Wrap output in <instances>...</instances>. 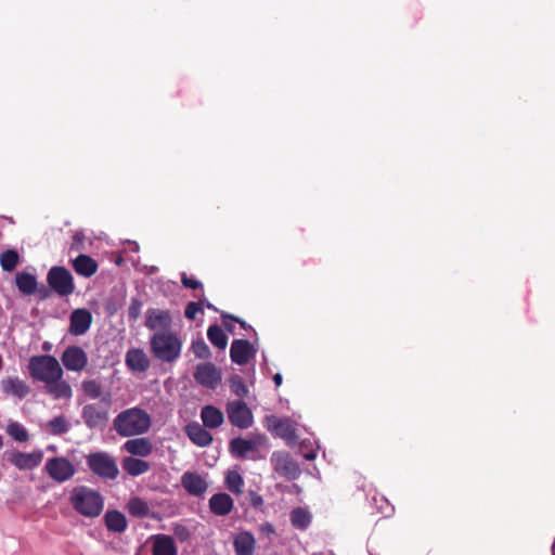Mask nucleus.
Returning a JSON list of instances; mask_svg holds the SVG:
<instances>
[{
    "mask_svg": "<svg viewBox=\"0 0 555 555\" xmlns=\"http://www.w3.org/2000/svg\"><path fill=\"white\" fill-rule=\"evenodd\" d=\"M145 325L150 330L155 331V334L151 339V347L154 356L162 361H172L173 334L170 331V313L160 309H149L146 312Z\"/></svg>",
    "mask_w": 555,
    "mask_h": 555,
    "instance_id": "obj_1",
    "label": "nucleus"
},
{
    "mask_svg": "<svg viewBox=\"0 0 555 555\" xmlns=\"http://www.w3.org/2000/svg\"><path fill=\"white\" fill-rule=\"evenodd\" d=\"M69 503L78 514L89 518L100 516L104 508L101 493L87 486L75 487L70 492Z\"/></svg>",
    "mask_w": 555,
    "mask_h": 555,
    "instance_id": "obj_2",
    "label": "nucleus"
},
{
    "mask_svg": "<svg viewBox=\"0 0 555 555\" xmlns=\"http://www.w3.org/2000/svg\"><path fill=\"white\" fill-rule=\"evenodd\" d=\"M114 429L119 436L131 437L146 433L151 427L150 415L138 408L120 412L113 422Z\"/></svg>",
    "mask_w": 555,
    "mask_h": 555,
    "instance_id": "obj_3",
    "label": "nucleus"
},
{
    "mask_svg": "<svg viewBox=\"0 0 555 555\" xmlns=\"http://www.w3.org/2000/svg\"><path fill=\"white\" fill-rule=\"evenodd\" d=\"M29 375L34 380L43 383V385L59 375H64L60 362L52 356H34L28 363Z\"/></svg>",
    "mask_w": 555,
    "mask_h": 555,
    "instance_id": "obj_4",
    "label": "nucleus"
},
{
    "mask_svg": "<svg viewBox=\"0 0 555 555\" xmlns=\"http://www.w3.org/2000/svg\"><path fill=\"white\" fill-rule=\"evenodd\" d=\"M87 464L94 475L103 479H115L119 473L114 457L104 452L88 455Z\"/></svg>",
    "mask_w": 555,
    "mask_h": 555,
    "instance_id": "obj_5",
    "label": "nucleus"
},
{
    "mask_svg": "<svg viewBox=\"0 0 555 555\" xmlns=\"http://www.w3.org/2000/svg\"><path fill=\"white\" fill-rule=\"evenodd\" d=\"M44 472L55 482L63 483L70 480L76 474V466L65 456L48 459Z\"/></svg>",
    "mask_w": 555,
    "mask_h": 555,
    "instance_id": "obj_6",
    "label": "nucleus"
},
{
    "mask_svg": "<svg viewBox=\"0 0 555 555\" xmlns=\"http://www.w3.org/2000/svg\"><path fill=\"white\" fill-rule=\"evenodd\" d=\"M47 282L49 286L60 296H69L75 291L74 279L70 272L63 267L50 269Z\"/></svg>",
    "mask_w": 555,
    "mask_h": 555,
    "instance_id": "obj_7",
    "label": "nucleus"
},
{
    "mask_svg": "<svg viewBox=\"0 0 555 555\" xmlns=\"http://www.w3.org/2000/svg\"><path fill=\"white\" fill-rule=\"evenodd\" d=\"M270 461L274 472L287 480H295L301 474L299 464L285 451L273 452Z\"/></svg>",
    "mask_w": 555,
    "mask_h": 555,
    "instance_id": "obj_8",
    "label": "nucleus"
},
{
    "mask_svg": "<svg viewBox=\"0 0 555 555\" xmlns=\"http://www.w3.org/2000/svg\"><path fill=\"white\" fill-rule=\"evenodd\" d=\"M227 413L230 423L241 429H246L253 424V413L247 404L241 400L227 404Z\"/></svg>",
    "mask_w": 555,
    "mask_h": 555,
    "instance_id": "obj_9",
    "label": "nucleus"
},
{
    "mask_svg": "<svg viewBox=\"0 0 555 555\" xmlns=\"http://www.w3.org/2000/svg\"><path fill=\"white\" fill-rule=\"evenodd\" d=\"M61 361L67 371L81 372L88 365V356L81 347L69 346L62 353Z\"/></svg>",
    "mask_w": 555,
    "mask_h": 555,
    "instance_id": "obj_10",
    "label": "nucleus"
},
{
    "mask_svg": "<svg viewBox=\"0 0 555 555\" xmlns=\"http://www.w3.org/2000/svg\"><path fill=\"white\" fill-rule=\"evenodd\" d=\"M267 423L268 429L275 436L288 442H294L297 439L296 427L292 420L271 415L267 417Z\"/></svg>",
    "mask_w": 555,
    "mask_h": 555,
    "instance_id": "obj_11",
    "label": "nucleus"
},
{
    "mask_svg": "<svg viewBox=\"0 0 555 555\" xmlns=\"http://www.w3.org/2000/svg\"><path fill=\"white\" fill-rule=\"evenodd\" d=\"M92 323V314L88 309L78 308L72 311L68 332L75 336L86 334Z\"/></svg>",
    "mask_w": 555,
    "mask_h": 555,
    "instance_id": "obj_12",
    "label": "nucleus"
},
{
    "mask_svg": "<svg viewBox=\"0 0 555 555\" xmlns=\"http://www.w3.org/2000/svg\"><path fill=\"white\" fill-rule=\"evenodd\" d=\"M256 348L246 339H234L230 349L232 362L238 365H245L256 356Z\"/></svg>",
    "mask_w": 555,
    "mask_h": 555,
    "instance_id": "obj_13",
    "label": "nucleus"
},
{
    "mask_svg": "<svg viewBox=\"0 0 555 555\" xmlns=\"http://www.w3.org/2000/svg\"><path fill=\"white\" fill-rule=\"evenodd\" d=\"M0 389L5 396L24 399L30 393L28 384L18 376H7L0 380Z\"/></svg>",
    "mask_w": 555,
    "mask_h": 555,
    "instance_id": "obj_14",
    "label": "nucleus"
},
{
    "mask_svg": "<svg viewBox=\"0 0 555 555\" xmlns=\"http://www.w3.org/2000/svg\"><path fill=\"white\" fill-rule=\"evenodd\" d=\"M194 378L198 384L215 389L221 380V373L215 364L206 362L197 365Z\"/></svg>",
    "mask_w": 555,
    "mask_h": 555,
    "instance_id": "obj_15",
    "label": "nucleus"
},
{
    "mask_svg": "<svg viewBox=\"0 0 555 555\" xmlns=\"http://www.w3.org/2000/svg\"><path fill=\"white\" fill-rule=\"evenodd\" d=\"M42 459L43 453L40 450L30 453L14 451L8 457L9 462L12 465L22 470L33 469L37 467L42 462Z\"/></svg>",
    "mask_w": 555,
    "mask_h": 555,
    "instance_id": "obj_16",
    "label": "nucleus"
},
{
    "mask_svg": "<svg viewBox=\"0 0 555 555\" xmlns=\"http://www.w3.org/2000/svg\"><path fill=\"white\" fill-rule=\"evenodd\" d=\"M46 393L54 400H69L73 397L72 386L63 378V375L53 378L43 385Z\"/></svg>",
    "mask_w": 555,
    "mask_h": 555,
    "instance_id": "obj_17",
    "label": "nucleus"
},
{
    "mask_svg": "<svg viewBox=\"0 0 555 555\" xmlns=\"http://www.w3.org/2000/svg\"><path fill=\"white\" fill-rule=\"evenodd\" d=\"M81 416L89 428L103 427L108 420L107 411L96 404L85 405Z\"/></svg>",
    "mask_w": 555,
    "mask_h": 555,
    "instance_id": "obj_18",
    "label": "nucleus"
},
{
    "mask_svg": "<svg viewBox=\"0 0 555 555\" xmlns=\"http://www.w3.org/2000/svg\"><path fill=\"white\" fill-rule=\"evenodd\" d=\"M181 485L185 491L194 496H202L208 489L206 480L197 473L186 472L181 477Z\"/></svg>",
    "mask_w": 555,
    "mask_h": 555,
    "instance_id": "obj_19",
    "label": "nucleus"
},
{
    "mask_svg": "<svg viewBox=\"0 0 555 555\" xmlns=\"http://www.w3.org/2000/svg\"><path fill=\"white\" fill-rule=\"evenodd\" d=\"M125 363L130 371L135 373H144L150 367L147 354L139 348H131L126 352Z\"/></svg>",
    "mask_w": 555,
    "mask_h": 555,
    "instance_id": "obj_20",
    "label": "nucleus"
},
{
    "mask_svg": "<svg viewBox=\"0 0 555 555\" xmlns=\"http://www.w3.org/2000/svg\"><path fill=\"white\" fill-rule=\"evenodd\" d=\"M232 498L224 492L214 494L209 500V508L217 516H225L233 509Z\"/></svg>",
    "mask_w": 555,
    "mask_h": 555,
    "instance_id": "obj_21",
    "label": "nucleus"
},
{
    "mask_svg": "<svg viewBox=\"0 0 555 555\" xmlns=\"http://www.w3.org/2000/svg\"><path fill=\"white\" fill-rule=\"evenodd\" d=\"M185 433L190 440L198 447H207L212 442V436L206 430V427L198 423H191L185 427Z\"/></svg>",
    "mask_w": 555,
    "mask_h": 555,
    "instance_id": "obj_22",
    "label": "nucleus"
},
{
    "mask_svg": "<svg viewBox=\"0 0 555 555\" xmlns=\"http://www.w3.org/2000/svg\"><path fill=\"white\" fill-rule=\"evenodd\" d=\"M201 418L203 421V425L210 429L220 427L224 422L223 412L214 405L203 406L201 411Z\"/></svg>",
    "mask_w": 555,
    "mask_h": 555,
    "instance_id": "obj_23",
    "label": "nucleus"
},
{
    "mask_svg": "<svg viewBox=\"0 0 555 555\" xmlns=\"http://www.w3.org/2000/svg\"><path fill=\"white\" fill-rule=\"evenodd\" d=\"M256 540L248 531H243L235 535L233 546L236 555H253Z\"/></svg>",
    "mask_w": 555,
    "mask_h": 555,
    "instance_id": "obj_24",
    "label": "nucleus"
},
{
    "mask_svg": "<svg viewBox=\"0 0 555 555\" xmlns=\"http://www.w3.org/2000/svg\"><path fill=\"white\" fill-rule=\"evenodd\" d=\"M124 450L135 456H147L152 452V443L146 438H135L127 440Z\"/></svg>",
    "mask_w": 555,
    "mask_h": 555,
    "instance_id": "obj_25",
    "label": "nucleus"
},
{
    "mask_svg": "<svg viewBox=\"0 0 555 555\" xmlns=\"http://www.w3.org/2000/svg\"><path fill=\"white\" fill-rule=\"evenodd\" d=\"M75 271L85 278H90L98 271V263L87 255H79L74 261Z\"/></svg>",
    "mask_w": 555,
    "mask_h": 555,
    "instance_id": "obj_26",
    "label": "nucleus"
},
{
    "mask_svg": "<svg viewBox=\"0 0 555 555\" xmlns=\"http://www.w3.org/2000/svg\"><path fill=\"white\" fill-rule=\"evenodd\" d=\"M121 466L130 476H139L150 470L149 462L133 456L125 457L121 462Z\"/></svg>",
    "mask_w": 555,
    "mask_h": 555,
    "instance_id": "obj_27",
    "label": "nucleus"
},
{
    "mask_svg": "<svg viewBox=\"0 0 555 555\" xmlns=\"http://www.w3.org/2000/svg\"><path fill=\"white\" fill-rule=\"evenodd\" d=\"M153 555H173V539L169 535H154L151 538Z\"/></svg>",
    "mask_w": 555,
    "mask_h": 555,
    "instance_id": "obj_28",
    "label": "nucleus"
},
{
    "mask_svg": "<svg viewBox=\"0 0 555 555\" xmlns=\"http://www.w3.org/2000/svg\"><path fill=\"white\" fill-rule=\"evenodd\" d=\"M127 511L133 517H150L153 516V512L147 502L139 496L131 498L127 503Z\"/></svg>",
    "mask_w": 555,
    "mask_h": 555,
    "instance_id": "obj_29",
    "label": "nucleus"
},
{
    "mask_svg": "<svg viewBox=\"0 0 555 555\" xmlns=\"http://www.w3.org/2000/svg\"><path fill=\"white\" fill-rule=\"evenodd\" d=\"M105 525L109 531L124 532L127 528L125 515L118 511H108L104 516Z\"/></svg>",
    "mask_w": 555,
    "mask_h": 555,
    "instance_id": "obj_30",
    "label": "nucleus"
},
{
    "mask_svg": "<svg viewBox=\"0 0 555 555\" xmlns=\"http://www.w3.org/2000/svg\"><path fill=\"white\" fill-rule=\"evenodd\" d=\"M310 522L311 515L307 509L296 507L291 512V524L294 528L305 530L309 527Z\"/></svg>",
    "mask_w": 555,
    "mask_h": 555,
    "instance_id": "obj_31",
    "label": "nucleus"
},
{
    "mask_svg": "<svg viewBox=\"0 0 555 555\" xmlns=\"http://www.w3.org/2000/svg\"><path fill=\"white\" fill-rule=\"evenodd\" d=\"M16 285L23 294L31 295L36 291L37 280L30 273L21 272L16 274Z\"/></svg>",
    "mask_w": 555,
    "mask_h": 555,
    "instance_id": "obj_32",
    "label": "nucleus"
},
{
    "mask_svg": "<svg viewBox=\"0 0 555 555\" xmlns=\"http://www.w3.org/2000/svg\"><path fill=\"white\" fill-rule=\"evenodd\" d=\"M207 337L210 340V343L219 349H224L228 345V336L224 334L222 328L217 324L210 325L208 327Z\"/></svg>",
    "mask_w": 555,
    "mask_h": 555,
    "instance_id": "obj_33",
    "label": "nucleus"
},
{
    "mask_svg": "<svg viewBox=\"0 0 555 555\" xmlns=\"http://www.w3.org/2000/svg\"><path fill=\"white\" fill-rule=\"evenodd\" d=\"M253 449L254 444L250 440L237 437L230 441V451L237 457H244Z\"/></svg>",
    "mask_w": 555,
    "mask_h": 555,
    "instance_id": "obj_34",
    "label": "nucleus"
},
{
    "mask_svg": "<svg viewBox=\"0 0 555 555\" xmlns=\"http://www.w3.org/2000/svg\"><path fill=\"white\" fill-rule=\"evenodd\" d=\"M225 486L227 488L235 494H240L243 491L244 480L241 474L236 470L228 472L225 476Z\"/></svg>",
    "mask_w": 555,
    "mask_h": 555,
    "instance_id": "obj_35",
    "label": "nucleus"
},
{
    "mask_svg": "<svg viewBox=\"0 0 555 555\" xmlns=\"http://www.w3.org/2000/svg\"><path fill=\"white\" fill-rule=\"evenodd\" d=\"M195 298L198 299V301H190L184 310V315L186 319L193 321L196 319L197 313H203V305L205 301V295L204 294H195Z\"/></svg>",
    "mask_w": 555,
    "mask_h": 555,
    "instance_id": "obj_36",
    "label": "nucleus"
},
{
    "mask_svg": "<svg viewBox=\"0 0 555 555\" xmlns=\"http://www.w3.org/2000/svg\"><path fill=\"white\" fill-rule=\"evenodd\" d=\"M81 390L90 399H99L102 395V386L95 379H86L81 383Z\"/></svg>",
    "mask_w": 555,
    "mask_h": 555,
    "instance_id": "obj_37",
    "label": "nucleus"
},
{
    "mask_svg": "<svg viewBox=\"0 0 555 555\" xmlns=\"http://www.w3.org/2000/svg\"><path fill=\"white\" fill-rule=\"evenodd\" d=\"M47 427L52 435H62L69 429V423L65 416L60 415L49 421Z\"/></svg>",
    "mask_w": 555,
    "mask_h": 555,
    "instance_id": "obj_38",
    "label": "nucleus"
},
{
    "mask_svg": "<svg viewBox=\"0 0 555 555\" xmlns=\"http://www.w3.org/2000/svg\"><path fill=\"white\" fill-rule=\"evenodd\" d=\"M18 254L15 250H5L0 255V264L4 271H12L18 263Z\"/></svg>",
    "mask_w": 555,
    "mask_h": 555,
    "instance_id": "obj_39",
    "label": "nucleus"
},
{
    "mask_svg": "<svg viewBox=\"0 0 555 555\" xmlns=\"http://www.w3.org/2000/svg\"><path fill=\"white\" fill-rule=\"evenodd\" d=\"M9 435L16 441L25 442L28 440V433L25 427L18 423H11L8 426Z\"/></svg>",
    "mask_w": 555,
    "mask_h": 555,
    "instance_id": "obj_40",
    "label": "nucleus"
},
{
    "mask_svg": "<svg viewBox=\"0 0 555 555\" xmlns=\"http://www.w3.org/2000/svg\"><path fill=\"white\" fill-rule=\"evenodd\" d=\"M192 350L196 358L208 359L210 357V349L203 338H199L192 344Z\"/></svg>",
    "mask_w": 555,
    "mask_h": 555,
    "instance_id": "obj_41",
    "label": "nucleus"
},
{
    "mask_svg": "<svg viewBox=\"0 0 555 555\" xmlns=\"http://www.w3.org/2000/svg\"><path fill=\"white\" fill-rule=\"evenodd\" d=\"M221 318H222V323H223L224 327L230 332H233V326L230 322L238 323L241 325V327L244 330L249 327L248 324L244 320H242L235 315H232L229 313H222Z\"/></svg>",
    "mask_w": 555,
    "mask_h": 555,
    "instance_id": "obj_42",
    "label": "nucleus"
},
{
    "mask_svg": "<svg viewBox=\"0 0 555 555\" xmlns=\"http://www.w3.org/2000/svg\"><path fill=\"white\" fill-rule=\"evenodd\" d=\"M181 283L186 288H192L195 291L199 289V294H204L202 282L194 278L188 276L186 273L181 274Z\"/></svg>",
    "mask_w": 555,
    "mask_h": 555,
    "instance_id": "obj_43",
    "label": "nucleus"
},
{
    "mask_svg": "<svg viewBox=\"0 0 555 555\" xmlns=\"http://www.w3.org/2000/svg\"><path fill=\"white\" fill-rule=\"evenodd\" d=\"M231 386H232L233 391L238 397H244L248 391L246 385L244 384L242 378L238 376L231 379Z\"/></svg>",
    "mask_w": 555,
    "mask_h": 555,
    "instance_id": "obj_44",
    "label": "nucleus"
},
{
    "mask_svg": "<svg viewBox=\"0 0 555 555\" xmlns=\"http://www.w3.org/2000/svg\"><path fill=\"white\" fill-rule=\"evenodd\" d=\"M142 304L138 299H132L128 308V317L130 320L135 321L141 313Z\"/></svg>",
    "mask_w": 555,
    "mask_h": 555,
    "instance_id": "obj_45",
    "label": "nucleus"
},
{
    "mask_svg": "<svg viewBox=\"0 0 555 555\" xmlns=\"http://www.w3.org/2000/svg\"><path fill=\"white\" fill-rule=\"evenodd\" d=\"M189 538V530L185 527L176 524V539H179L180 541H186Z\"/></svg>",
    "mask_w": 555,
    "mask_h": 555,
    "instance_id": "obj_46",
    "label": "nucleus"
},
{
    "mask_svg": "<svg viewBox=\"0 0 555 555\" xmlns=\"http://www.w3.org/2000/svg\"><path fill=\"white\" fill-rule=\"evenodd\" d=\"M249 502L254 507H260L263 504V499L255 491H249Z\"/></svg>",
    "mask_w": 555,
    "mask_h": 555,
    "instance_id": "obj_47",
    "label": "nucleus"
},
{
    "mask_svg": "<svg viewBox=\"0 0 555 555\" xmlns=\"http://www.w3.org/2000/svg\"><path fill=\"white\" fill-rule=\"evenodd\" d=\"M273 382H274L276 387H280L282 385V382H283L282 375L280 373L274 374Z\"/></svg>",
    "mask_w": 555,
    "mask_h": 555,
    "instance_id": "obj_48",
    "label": "nucleus"
},
{
    "mask_svg": "<svg viewBox=\"0 0 555 555\" xmlns=\"http://www.w3.org/2000/svg\"><path fill=\"white\" fill-rule=\"evenodd\" d=\"M175 344H176V358H177L179 356L180 348H181V343L177 337H176Z\"/></svg>",
    "mask_w": 555,
    "mask_h": 555,
    "instance_id": "obj_49",
    "label": "nucleus"
},
{
    "mask_svg": "<svg viewBox=\"0 0 555 555\" xmlns=\"http://www.w3.org/2000/svg\"><path fill=\"white\" fill-rule=\"evenodd\" d=\"M314 457H315L314 452H309V453L305 454V459L308 461H312V460H314Z\"/></svg>",
    "mask_w": 555,
    "mask_h": 555,
    "instance_id": "obj_50",
    "label": "nucleus"
},
{
    "mask_svg": "<svg viewBox=\"0 0 555 555\" xmlns=\"http://www.w3.org/2000/svg\"><path fill=\"white\" fill-rule=\"evenodd\" d=\"M81 240H82V235H81V234L76 233V234L74 235V241H76V242H80Z\"/></svg>",
    "mask_w": 555,
    "mask_h": 555,
    "instance_id": "obj_51",
    "label": "nucleus"
},
{
    "mask_svg": "<svg viewBox=\"0 0 555 555\" xmlns=\"http://www.w3.org/2000/svg\"><path fill=\"white\" fill-rule=\"evenodd\" d=\"M48 450L56 451V448L54 446H50V447H48Z\"/></svg>",
    "mask_w": 555,
    "mask_h": 555,
    "instance_id": "obj_52",
    "label": "nucleus"
},
{
    "mask_svg": "<svg viewBox=\"0 0 555 555\" xmlns=\"http://www.w3.org/2000/svg\"><path fill=\"white\" fill-rule=\"evenodd\" d=\"M270 531H273L272 525H268Z\"/></svg>",
    "mask_w": 555,
    "mask_h": 555,
    "instance_id": "obj_53",
    "label": "nucleus"
},
{
    "mask_svg": "<svg viewBox=\"0 0 555 555\" xmlns=\"http://www.w3.org/2000/svg\"><path fill=\"white\" fill-rule=\"evenodd\" d=\"M2 447V437L0 436V448Z\"/></svg>",
    "mask_w": 555,
    "mask_h": 555,
    "instance_id": "obj_54",
    "label": "nucleus"
},
{
    "mask_svg": "<svg viewBox=\"0 0 555 555\" xmlns=\"http://www.w3.org/2000/svg\"><path fill=\"white\" fill-rule=\"evenodd\" d=\"M206 306H207V308H209V309H210V308H212V306H211L209 302H208Z\"/></svg>",
    "mask_w": 555,
    "mask_h": 555,
    "instance_id": "obj_55",
    "label": "nucleus"
}]
</instances>
